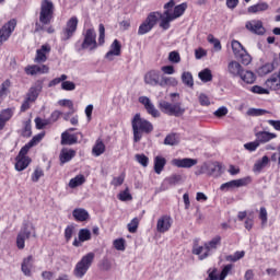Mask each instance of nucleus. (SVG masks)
<instances>
[{
	"label": "nucleus",
	"mask_w": 280,
	"mask_h": 280,
	"mask_svg": "<svg viewBox=\"0 0 280 280\" xmlns=\"http://www.w3.org/2000/svg\"><path fill=\"white\" fill-rule=\"evenodd\" d=\"M133 142L139 143L143 139V135H150L154 130V126L149 120L141 117V114H136L131 120Z\"/></svg>",
	"instance_id": "nucleus-1"
},
{
	"label": "nucleus",
	"mask_w": 280,
	"mask_h": 280,
	"mask_svg": "<svg viewBox=\"0 0 280 280\" xmlns=\"http://www.w3.org/2000/svg\"><path fill=\"white\" fill-rule=\"evenodd\" d=\"M54 10L55 7L51 0H42L39 22L35 23V34H37L38 32H44L45 25H49V23H51V19H54Z\"/></svg>",
	"instance_id": "nucleus-2"
},
{
	"label": "nucleus",
	"mask_w": 280,
	"mask_h": 280,
	"mask_svg": "<svg viewBox=\"0 0 280 280\" xmlns=\"http://www.w3.org/2000/svg\"><path fill=\"white\" fill-rule=\"evenodd\" d=\"M222 244V237L220 235L214 236L211 241H208L203 244V246H199L195 244L192 246V255H197L200 261L211 257L215 250H218V246Z\"/></svg>",
	"instance_id": "nucleus-3"
},
{
	"label": "nucleus",
	"mask_w": 280,
	"mask_h": 280,
	"mask_svg": "<svg viewBox=\"0 0 280 280\" xmlns=\"http://www.w3.org/2000/svg\"><path fill=\"white\" fill-rule=\"evenodd\" d=\"M30 237H37L36 226L30 221H24L16 236V246L19 250L25 248V241Z\"/></svg>",
	"instance_id": "nucleus-4"
},
{
	"label": "nucleus",
	"mask_w": 280,
	"mask_h": 280,
	"mask_svg": "<svg viewBox=\"0 0 280 280\" xmlns=\"http://www.w3.org/2000/svg\"><path fill=\"white\" fill-rule=\"evenodd\" d=\"M93 261H95V253L90 252L84 255L73 269L75 279H84V276L89 272L91 266H93Z\"/></svg>",
	"instance_id": "nucleus-5"
},
{
	"label": "nucleus",
	"mask_w": 280,
	"mask_h": 280,
	"mask_svg": "<svg viewBox=\"0 0 280 280\" xmlns=\"http://www.w3.org/2000/svg\"><path fill=\"white\" fill-rule=\"evenodd\" d=\"M159 108L164 113V115H168L170 117H183L185 115V107H183V103H170L167 101H161L159 103Z\"/></svg>",
	"instance_id": "nucleus-6"
},
{
	"label": "nucleus",
	"mask_w": 280,
	"mask_h": 280,
	"mask_svg": "<svg viewBox=\"0 0 280 280\" xmlns=\"http://www.w3.org/2000/svg\"><path fill=\"white\" fill-rule=\"evenodd\" d=\"M159 16H161V12H151L145 21L140 24L138 28V36H143L154 28V25L159 23Z\"/></svg>",
	"instance_id": "nucleus-7"
},
{
	"label": "nucleus",
	"mask_w": 280,
	"mask_h": 280,
	"mask_svg": "<svg viewBox=\"0 0 280 280\" xmlns=\"http://www.w3.org/2000/svg\"><path fill=\"white\" fill-rule=\"evenodd\" d=\"M97 47V33L95 28H88L83 33V42L81 44V49H88V51H94Z\"/></svg>",
	"instance_id": "nucleus-8"
},
{
	"label": "nucleus",
	"mask_w": 280,
	"mask_h": 280,
	"mask_svg": "<svg viewBox=\"0 0 280 280\" xmlns=\"http://www.w3.org/2000/svg\"><path fill=\"white\" fill-rule=\"evenodd\" d=\"M78 23L79 21L77 16H72L68 20L66 26L61 31V40L67 42L73 38L75 32H78Z\"/></svg>",
	"instance_id": "nucleus-9"
},
{
	"label": "nucleus",
	"mask_w": 280,
	"mask_h": 280,
	"mask_svg": "<svg viewBox=\"0 0 280 280\" xmlns=\"http://www.w3.org/2000/svg\"><path fill=\"white\" fill-rule=\"evenodd\" d=\"M200 174H207L208 176H213L214 178H218L219 176H222V164L219 162H212L210 164H205L201 166L200 172H196V175Z\"/></svg>",
	"instance_id": "nucleus-10"
},
{
	"label": "nucleus",
	"mask_w": 280,
	"mask_h": 280,
	"mask_svg": "<svg viewBox=\"0 0 280 280\" xmlns=\"http://www.w3.org/2000/svg\"><path fill=\"white\" fill-rule=\"evenodd\" d=\"M27 152H30L28 149H25V147H23L18 156L15 158V170L18 172H23V170H27V167L30 166V164L32 163V159H30V156H27Z\"/></svg>",
	"instance_id": "nucleus-11"
},
{
	"label": "nucleus",
	"mask_w": 280,
	"mask_h": 280,
	"mask_svg": "<svg viewBox=\"0 0 280 280\" xmlns=\"http://www.w3.org/2000/svg\"><path fill=\"white\" fill-rule=\"evenodd\" d=\"M14 30H16V20H14V19L7 22L0 28V47H1V45H3V43H7V40L10 39Z\"/></svg>",
	"instance_id": "nucleus-12"
},
{
	"label": "nucleus",
	"mask_w": 280,
	"mask_h": 280,
	"mask_svg": "<svg viewBox=\"0 0 280 280\" xmlns=\"http://www.w3.org/2000/svg\"><path fill=\"white\" fill-rule=\"evenodd\" d=\"M161 78H163L161 71L150 70L143 77L144 84L148 86H161Z\"/></svg>",
	"instance_id": "nucleus-13"
},
{
	"label": "nucleus",
	"mask_w": 280,
	"mask_h": 280,
	"mask_svg": "<svg viewBox=\"0 0 280 280\" xmlns=\"http://www.w3.org/2000/svg\"><path fill=\"white\" fill-rule=\"evenodd\" d=\"M245 27L248 32L256 34L257 36H264L266 34V27H264V22H261V20L247 21Z\"/></svg>",
	"instance_id": "nucleus-14"
},
{
	"label": "nucleus",
	"mask_w": 280,
	"mask_h": 280,
	"mask_svg": "<svg viewBox=\"0 0 280 280\" xmlns=\"http://www.w3.org/2000/svg\"><path fill=\"white\" fill-rule=\"evenodd\" d=\"M250 183V177H244L241 179H233L226 182L220 186L221 191H229V189H235V187H246Z\"/></svg>",
	"instance_id": "nucleus-15"
},
{
	"label": "nucleus",
	"mask_w": 280,
	"mask_h": 280,
	"mask_svg": "<svg viewBox=\"0 0 280 280\" xmlns=\"http://www.w3.org/2000/svg\"><path fill=\"white\" fill-rule=\"evenodd\" d=\"M138 102L142 104L148 113V115H151L152 117H161V112L156 109L150 97L148 96H140L138 98Z\"/></svg>",
	"instance_id": "nucleus-16"
},
{
	"label": "nucleus",
	"mask_w": 280,
	"mask_h": 280,
	"mask_svg": "<svg viewBox=\"0 0 280 280\" xmlns=\"http://www.w3.org/2000/svg\"><path fill=\"white\" fill-rule=\"evenodd\" d=\"M226 71L231 78H240L244 72V67L236 60H231L228 63Z\"/></svg>",
	"instance_id": "nucleus-17"
},
{
	"label": "nucleus",
	"mask_w": 280,
	"mask_h": 280,
	"mask_svg": "<svg viewBox=\"0 0 280 280\" xmlns=\"http://www.w3.org/2000/svg\"><path fill=\"white\" fill-rule=\"evenodd\" d=\"M172 217L165 214L162 215L156 223V231L158 233H167L170 229H172Z\"/></svg>",
	"instance_id": "nucleus-18"
},
{
	"label": "nucleus",
	"mask_w": 280,
	"mask_h": 280,
	"mask_svg": "<svg viewBox=\"0 0 280 280\" xmlns=\"http://www.w3.org/2000/svg\"><path fill=\"white\" fill-rule=\"evenodd\" d=\"M172 165L189 170L190 167H194V165H198V160L191 158L174 159L172 160Z\"/></svg>",
	"instance_id": "nucleus-19"
},
{
	"label": "nucleus",
	"mask_w": 280,
	"mask_h": 280,
	"mask_svg": "<svg viewBox=\"0 0 280 280\" xmlns=\"http://www.w3.org/2000/svg\"><path fill=\"white\" fill-rule=\"evenodd\" d=\"M43 91V82L37 81L33 86L30 88L28 92L26 93V98L28 102H36L38 100V95Z\"/></svg>",
	"instance_id": "nucleus-20"
},
{
	"label": "nucleus",
	"mask_w": 280,
	"mask_h": 280,
	"mask_svg": "<svg viewBox=\"0 0 280 280\" xmlns=\"http://www.w3.org/2000/svg\"><path fill=\"white\" fill-rule=\"evenodd\" d=\"M32 268H34V256H27L22 261L21 270L25 277H32Z\"/></svg>",
	"instance_id": "nucleus-21"
},
{
	"label": "nucleus",
	"mask_w": 280,
	"mask_h": 280,
	"mask_svg": "<svg viewBox=\"0 0 280 280\" xmlns=\"http://www.w3.org/2000/svg\"><path fill=\"white\" fill-rule=\"evenodd\" d=\"M49 51H51V47H49V45H43L40 49L36 51L35 62H47V54H49Z\"/></svg>",
	"instance_id": "nucleus-22"
},
{
	"label": "nucleus",
	"mask_w": 280,
	"mask_h": 280,
	"mask_svg": "<svg viewBox=\"0 0 280 280\" xmlns=\"http://www.w3.org/2000/svg\"><path fill=\"white\" fill-rule=\"evenodd\" d=\"M238 78L245 82V84H255L257 81V74L250 70L243 69V72L238 75Z\"/></svg>",
	"instance_id": "nucleus-23"
},
{
	"label": "nucleus",
	"mask_w": 280,
	"mask_h": 280,
	"mask_svg": "<svg viewBox=\"0 0 280 280\" xmlns=\"http://www.w3.org/2000/svg\"><path fill=\"white\" fill-rule=\"evenodd\" d=\"M75 156V150L72 149H62L59 154V161L61 165L69 163Z\"/></svg>",
	"instance_id": "nucleus-24"
},
{
	"label": "nucleus",
	"mask_w": 280,
	"mask_h": 280,
	"mask_svg": "<svg viewBox=\"0 0 280 280\" xmlns=\"http://www.w3.org/2000/svg\"><path fill=\"white\" fill-rule=\"evenodd\" d=\"M113 56H121V44L115 39L110 46V50L105 55L107 60H113Z\"/></svg>",
	"instance_id": "nucleus-25"
},
{
	"label": "nucleus",
	"mask_w": 280,
	"mask_h": 280,
	"mask_svg": "<svg viewBox=\"0 0 280 280\" xmlns=\"http://www.w3.org/2000/svg\"><path fill=\"white\" fill-rule=\"evenodd\" d=\"M159 19H161L160 27H163L164 30H170V23L175 21L170 10H165L163 14L161 13Z\"/></svg>",
	"instance_id": "nucleus-26"
},
{
	"label": "nucleus",
	"mask_w": 280,
	"mask_h": 280,
	"mask_svg": "<svg viewBox=\"0 0 280 280\" xmlns=\"http://www.w3.org/2000/svg\"><path fill=\"white\" fill-rule=\"evenodd\" d=\"M256 139L258 143H268V141H272V139H277V133H272L269 131H258L256 133Z\"/></svg>",
	"instance_id": "nucleus-27"
},
{
	"label": "nucleus",
	"mask_w": 280,
	"mask_h": 280,
	"mask_svg": "<svg viewBox=\"0 0 280 280\" xmlns=\"http://www.w3.org/2000/svg\"><path fill=\"white\" fill-rule=\"evenodd\" d=\"M12 115H14L13 108L3 109L0 113V130H3V128H5V122L12 119Z\"/></svg>",
	"instance_id": "nucleus-28"
},
{
	"label": "nucleus",
	"mask_w": 280,
	"mask_h": 280,
	"mask_svg": "<svg viewBox=\"0 0 280 280\" xmlns=\"http://www.w3.org/2000/svg\"><path fill=\"white\" fill-rule=\"evenodd\" d=\"M72 215L77 222H86L89 220V211L83 208H75L72 211Z\"/></svg>",
	"instance_id": "nucleus-29"
},
{
	"label": "nucleus",
	"mask_w": 280,
	"mask_h": 280,
	"mask_svg": "<svg viewBox=\"0 0 280 280\" xmlns=\"http://www.w3.org/2000/svg\"><path fill=\"white\" fill-rule=\"evenodd\" d=\"M269 8L270 5L268 2L260 1L254 5L248 7L247 12H249V14H257V12H266V10Z\"/></svg>",
	"instance_id": "nucleus-30"
},
{
	"label": "nucleus",
	"mask_w": 280,
	"mask_h": 280,
	"mask_svg": "<svg viewBox=\"0 0 280 280\" xmlns=\"http://www.w3.org/2000/svg\"><path fill=\"white\" fill-rule=\"evenodd\" d=\"M104 152H106V144H104L102 139H97L94 147L92 148V154L93 156H102Z\"/></svg>",
	"instance_id": "nucleus-31"
},
{
	"label": "nucleus",
	"mask_w": 280,
	"mask_h": 280,
	"mask_svg": "<svg viewBox=\"0 0 280 280\" xmlns=\"http://www.w3.org/2000/svg\"><path fill=\"white\" fill-rule=\"evenodd\" d=\"M165 165H167V160L165 158L158 155L154 158V172L155 174H161L163 170L165 168Z\"/></svg>",
	"instance_id": "nucleus-32"
},
{
	"label": "nucleus",
	"mask_w": 280,
	"mask_h": 280,
	"mask_svg": "<svg viewBox=\"0 0 280 280\" xmlns=\"http://www.w3.org/2000/svg\"><path fill=\"white\" fill-rule=\"evenodd\" d=\"M160 86L166 89V86H178V80L174 77L162 75Z\"/></svg>",
	"instance_id": "nucleus-33"
},
{
	"label": "nucleus",
	"mask_w": 280,
	"mask_h": 280,
	"mask_svg": "<svg viewBox=\"0 0 280 280\" xmlns=\"http://www.w3.org/2000/svg\"><path fill=\"white\" fill-rule=\"evenodd\" d=\"M73 143H78V137L75 135H69V132L61 135V145H73Z\"/></svg>",
	"instance_id": "nucleus-34"
},
{
	"label": "nucleus",
	"mask_w": 280,
	"mask_h": 280,
	"mask_svg": "<svg viewBox=\"0 0 280 280\" xmlns=\"http://www.w3.org/2000/svg\"><path fill=\"white\" fill-rule=\"evenodd\" d=\"M45 138V132L38 133L36 136H34L28 143H26L24 145V148L26 150H30L31 148H34V145H38V143H40V141H43V139Z\"/></svg>",
	"instance_id": "nucleus-35"
},
{
	"label": "nucleus",
	"mask_w": 280,
	"mask_h": 280,
	"mask_svg": "<svg viewBox=\"0 0 280 280\" xmlns=\"http://www.w3.org/2000/svg\"><path fill=\"white\" fill-rule=\"evenodd\" d=\"M185 10H187V3H182L179 5H176L174 8V12L171 13V16L176 20V19H180L182 15L185 14Z\"/></svg>",
	"instance_id": "nucleus-36"
},
{
	"label": "nucleus",
	"mask_w": 280,
	"mask_h": 280,
	"mask_svg": "<svg viewBox=\"0 0 280 280\" xmlns=\"http://www.w3.org/2000/svg\"><path fill=\"white\" fill-rule=\"evenodd\" d=\"M180 143V139L176 133H170L164 139V145H178Z\"/></svg>",
	"instance_id": "nucleus-37"
},
{
	"label": "nucleus",
	"mask_w": 280,
	"mask_h": 280,
	"mask_svg": "<svg viewBox=\"0 0 280 280\" xmlns=\"http://www.w3.org/2000/svg\"><path fill=\"white\" fill-rule=\"evenodd\" d=\"M86 179L84 178V175H77L74 178L70 179L69 187L71 189H75V187H80V185H84Z\"/></svg>",
	"instance_id": "nucleus-38"
},
{
	"label": "nucleus",
	"mask_w": 280,
	"mask_h": 280,
	"mask_svg": "<svg viewBox=\"0 0 280 280\" xmlns=\"http://www.w3.org/2000/svg\"><path fill=\"white\" fill-rule=\"evenodd\" d=\"M198 77L201 80V82H211V80H213V74L211 73V69L209 68L201 70L198 73Z\"/></svg>",
	"instance_id": "nucleus-39"
},
{
	"label": "nucleus",
	"mask_w": 280,
	"mask_h": 280,
	"mask_svg": "<svg viewBox=\"0 0 280 280\" xmlns=\"http://www.w3.org/2000/svg\"><path fill=\"white\" fill-rule=\"evenodd\" d=\"M232 50H233L235 58H237L243 51L246 50V48H244V46H242V43L233 39L232 40Z\"/></svg>",
	"instance_id": "nucleus-40"
},
{
	"label": "nucleus",
	"mask_w": 280,
	"mask_h": 280,
	"mask_svg": "<svg viewBox=\"0 0 280 280\" xmlns=\"http://www.w3.org/2000/svg\"><path fill=\"white\" fill-rule=\"evenodd\" d=\"M272 71H275V62L266 63L258 69L259 75H268V73H272Z\"/></svg>",
	"instance_id": "nucleus-41"
},
{
	"label": "nucleus",
	"mask_w": 280,
	"mask_h": 280,
	"mask_svg": "<svg viewBox=\"0 0 280 280\" xmlns=\"http://www.w3.org/2000/svg\"><path fill=\"white\" fill-rule=\"evenodd\" d=\"M270 163V159L267 155H264L261 160L257 161L254 165L256 172H261L266 165Z\"/></svg>",
	"instance_id": "nucleus-42"
},
{
	"label": "nucleus",
	"mask_w": 280,
	"mask_h": 280,
	"mask_svg": "<svg viewBox=\"0 0 280 280\" xmlns=\"http://www.w3.org/2000/svg\"><path fill=\"white\" fill-rule=\"evenodd\" d=\"M182 82L191 89L194 86V75H191V72H183Z\"/></svg>",
	"instance_id": "nucleus-43"
},
{
	"label": "nucleus",
	"mask_w": 280,
	"mask_h": 280,
	"mask_svg": "<svg viewBox=\"0 0 280 280\" xmlns=\"http://www.w3.org/2000/svg\"><path fill=\"white\" fill-rule=\"evenodd\" d=\"M208 43H210V45H213L215 51H222V44L220 43V39L214 38L212 34L208 35Z\"/></svg>",
	"instance_id": "nucleus-44"
},
{
	"label": "nucleus",
	"mask_w": 280,
	"mask_h": 280,
	"mask_svg": "<svg viewBox=\"0 0 280 280\" xmlns=\"http://www.w3.org/2000/svg\"><path fill=\"white\" fill-rule=\"evenodd\" d=\"M236 58H240L242 65H245V67H247V65H250V62H253V58L246 50L241 52Z\"/></svg>",
	"instance_id": "nucleus-45"
},
{
	"label": "nucleus",
	"mask_w": 280,
	"mask_h": 280,
	"mask_svg": "<svg viewBox=\"0 0 280 280\" xmlns=\"http://www.w3.org/2000/svg\"><path fill=\"white\" fill-rule=\"evenodd\" d=\"M252 93H255L256 95H269L270 91L268 89L261 88L260 85H254L249 89Z\"/></svg>",
	"instance_id": "nucleus-46"
},
{
	"label": "nucleus",
	"mask_w": 280,
	"mask_h": 280,
	"mask_svg": "<svg viewBox=\"0 0 280 280\" xmlns=\"http://www.w3.org/2000/svg\"><path fill=\"white\" fill-rule=\"evenodd\" d=\"M79 240L80 242H89V240H91V230L81 229L79 231Z\"/></svg>",
	"instance_id": "nucleus-47"
},
{
	"label": "nucleus",
	"mask_w": 280,
	"mask_h": 280,
	"mask_svg": "<svg viewBox=\"0 0 280 280\" xmlns=\"http://www.w3.org/2000/svg\"><path fill=\"white\" fill-rule=\"evenodd\" d=\"M100 269L104 272H108L113 268V262L108 258H103L98 265Z\"/></svg>",
	"instance_id": "nucleus-48"
},
{
	"label": "nucleus",
	"mask_w": 280,
	"mask_h": 280,
	"mask_svg": "<svg viewBox=\"0 0 280 280\" xmlns=\"http://www.w3.org/2000/svg\"><path fill=\"white\" fill-rule=\"evenodd\" d=\"M118 200H121V202H128L129 200H132V195H130V190L126 188L125 190L120 191L118 194Z\"/></svg>",
	"instance_id": "nucleus-49"
},
{
	"label": "nucleus",
	"mask_w": 280,
	"mask_h": 280,
	"mask_svg": "<svg viewBox=\"0 0 280 280\" xmlns=\"http://www.w3.org/2000/svg\"><path fill=\"white\" fill-rule=\"evenodd\" d=\"M43 176H45V172H43L40 167H36L31 176V180L33 183H38Z\"/></svg>",
	"instance_id": "nucleus-50"
},
{
	"label": "nucleus",
	"mask_w": 280,
	"mask_h": 280,
	"mask_svg": "<svg viewBox=\"0 0 280 280\" xmlns=\"http://www.w3.org/2000/svg\"><path fill=\"white\" fill-rule=\"evenodd\" d=\"M50 120L48 119H42L40 117L35 118V126L37 130H43L46 126H49Z\"/></svg>",
	"instance_id": "nucleus-51"
},
{
	"label": "nucleus",
	"mask_w": 280,
	"mask_h": 280,
	"mask_svg": "<svg viewBox=\"0 0 280 280\" xmlns=\"http://www.w3.org/2000/svg\"><path fill=\"white\" fill-rule=\"evenodd\" d=\"M266 113H268V110L259 108H249L247 110V115H249V117H261V115H266Z\"/></svg>",
	"instance_id": "nucleus-52"
},
{
	"label": "nucleus",
	"mask_w": 280,
	"mask_h": 280,
	"mask_svg": "<svg viewBox=\"0 0 280 280\" xmlns=\"http://www.w3.org/2000/svg\"><path fill=\"white\" fill-rule=\"evenodd\" d=\"M22 136L30 138L32 137V120L24 121V128L22 130Z\"/></svg>",
	"instance_id": "nucleus-53"
},
{
	"label": "nucleus",
	"mask_w": 280,
	"mask_h": 280,
	"mask_svg": "<svg viewBox=\"0 0 280 280\" xmlns=\"http://www.w3.org/2000/svg\"><path fill=\"white\" fill-rule=\"evenodd\" d=\"M136 161L142 165V167H148L150 159L145 154H136Z\"/></svg>",
	"instance_id": "nucleus-54"
},
{
	"label": "nucleus",
	"mask_w": 280,
	"mask_h": 280,
	"mask_svg": "<svg viewBox=\"0 0 280 280\" xmlns=\"http://www.w3.org/2000/svg\"><path fill=\"white\" fill-rule=\"evenodd\" d=\"M129 233H137V229H139V219L133 218L130 223L127 225Z\"/></svg>",
	"instance_id": "nucleus-55"
},
{
	"label": "nucleus",
	"mask_w": 280,
	"mask_h": 280,
	"mask_svg": "<svg viewBox=\"0 0 280 280\" xmlns=\"http://www.w3.org/2000/svg\"><path fill=\"white\" fill-rule=\"evenodd\" d=\"M98 45H104L106 38V28L104 27V24L98 25Z\"/></svg>",
	"instance_id": "nucleus-56"
},
{
	"label": "nucleus",
	"mask_w": 280,
	"mask_h": 280,
	"mask_svg": "<svg viewBox=\"0 0 280 280\" xmlns=\"http://www.w3.org/2000/svg\"><path fill=\"white\" fill-rule=\"evenodd\" d=\"M69 77H67V74H61L59 78H55L52 79L49 83L48 86L49 89H51V86H58V84H60V82L62 83L65 80H67Z\"/></svg>",
	"instance_id": "nucleus-57"
},
{
	"label": "nucleus",
	"mask_w": 280,
	"mask_h": 280,
	"mask_svg": "<svg viewBox=\"0 0 280 280\" xmlns=\"http://www.w3.org/2000/svg\"><path fill=\"white\" fill-rule=\"evenodd\" d=\"M114 248H116V250H126V240H124V238L115 240Z\"/></svg>",
	"instance_id": "nucleus-58"
},
{
	"label": "nucleus",
	"mask_w": 280,
	"mask_h": 280,
	"mask_svg": "<svg viewBox=\"0 0 280 280\" xmlns=\"http://www.w3.org/2000/svg\"><path fill=\"white\" fill-rule=\"evenodd\" d=\"M61 89H62V91H75V83H73V81L65 80L61 83Z\"/></svg>",
	"instance_id": "nucleus-59"
},
{
	"label": "nucleus",
	"mask_w": 280,
	"mask_h": 280,
	"mask_svg": "<svg viewBox=\"0 0 280 280\" xmlns=\"http://www.w3.org/2000/svg\"><path fill=\"white\" fill-rule=\"evenodd\" d=\"M168 60L174 65H178V62H180V54H178V51H171L168 54Z\"/></svg>",
	"instance_id": "nucleus-60"
},
{
	"label": "nucleus",
	"mask_w": 280,
	"mask_h": 280,
	"mask_svg": "<svg viewBox=\"0 0 280 280\" xmlns=\"http://www.w3.org/2000/svg\"><path fill=\"white\" fill-rule=\"evenodd\" d=\"M214 117H226L229 115V108L221 106L214 113Z\"/></svg>",
	"instance_id": "nucleus-61"
},
{
	"label": "nucleus",
	"mask_w": 280,
	"mask_h": 280,
	"mask_svg": "<svg viewBox=\"0 0 280 280\" xmlns=\"http://www.w3.org/2000/svg\"><path fill=\"white\" fill-rule=\"evenodd\" d=\"M199 104L201 106H211V101L209 100V96H207V94L201 93L199 95Z\"/></svg>",
	"instance_id": "nucleus-62"
},
{
	"label": "nucleus",
	"mask_w": 280,
	"mask_h": 280,
	"mask_svg": "<svg viewBox=\"0 0 280 280\" xmlns=\"http://www.w3.org/2000/svg\"><path fill=\"white\" fill-rule=\"evenodd\" d=\"M25 73H27V75H37L38 65L27 66L25 68Z\"/></svg>",
	"instance_id": "nucleus-63"
},
{
	"label": "nucleus",
	"mask_w": 280,
	"mask_h": 280,
	"mask_svg": "<svg viewBox=\"0 0 280 280\" xmlns=\"http://www.w3.org/2000/svg\"><path fill=\"white\" fill-rule=\"evenodd\" d=\"M206 280H218V269L217 268L209 269L208 277Z\"/></svg>",
	"instance_id": "nucleus-64"
}]
</instances>
